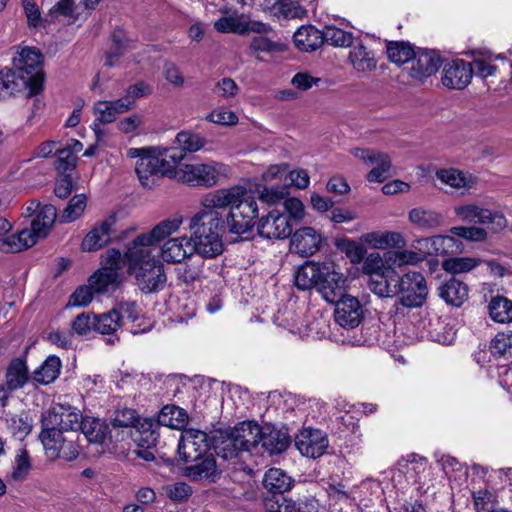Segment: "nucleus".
Segmentation results:
<instances>
[{
    "mask_svg": "<svg viewBox=\"0 0 512 512\" xmlns=\"http://www.w3.org/2000/svg\"><path fill=\"white\" fill-rule=\"evenodd\" d=\"M201 205L207 208L224 209L229 212L224 223L231 234L248 238L253 231L255 220L259 216V208L255 198L248 196L243 186H233L207 193L201 200Z\"/></svg>",
    "mask_w": 512,
    "mask_h": 512,
    "instance_id": "nucleus-1",
    "label": "nucleus"
},
{
    "mask_svg": "<svg viewBox=\"0 0 512 512\" xmlns=\"http://www.w3.org/2000/svg\"><path fill=\"white\" fill-rule=\"evenodd\" d=\"M127 272L133 275L143 293H156L166 286L164 264L148 248L129 245L124 254Z\"/></svg>",
    "mask_w": 512,
    "mask_h": 512,
    "instance_id": "nucleus-2",
    "label": "nucleus"
},
{
    "mask_svg": "<svg viewBox=\"0 0 512 512\" xmlns=\"http://www.w3.org/2000/svg\"><path fill=\"white\" fill-rule=\"evenodd\" d=\"M202 207L203 209L190 220V239L198 255L214 258L223 252L224 221L217 208Z\"/></svg>",
    "mask_w": 512,
    "mask_h": 512,
    "instance_id": "nucleus-3",
    "label": "nucleus"
},
{
    "mask_svg": "<svg viewBox=\"0 0 512 512\" xmlns=\"http://www.w3.org/2000/svg\"><path fill=\"white\" fill-rule=\"evenodd\" d=\"M156 152L157 148L154 147L129 148L126 151L128 158H137L135 172L145 189H153L159 185V181L164 176L171 177V165L165 158H160Z\"/></svg>",
    "mask_w": 512,
    "mask_h": 512,
    "instance_id": "nucleus-4",
    "label": "nucleus"
},
{
    "mask_svg": "<svg viewBox=\"0 0 512 512\" xmlns=\"http://www.w3.org/2000/svg\"><path fill=\"white\" fill-rule=\"evenodd\" d=\"M79 435L75 431H64L56 426L42 423L39 439L49 460L73 461L79 456Z\"/></svg>",
    "mask_w": 512,
    "mask_h": 512,
    "instance_id": "nucleus-5",
    "label": "nucleus"
},
{
    "mask_svg": "<svg viewBox=\"0 0 512 512\" xmlns=\"http://www.w3.org/2000/svg\"><path fill=\"white\" fill-rule=\"evenodd\" d=\"M228 174L229 167L216 161L183 164L177 171V177L181 182L205 188L213 187Z\"/></svg>",
    "mask_w": 512,
    "mask_h": 512,
    "instance_id": "nucleus-6",
    "label": "nucleus"
},
{
    "mask_svg": "<svg viewBox=\"0 0 512 512\" xmlns=\"http://www.w3.org/2000/svg\"><path fill=\"white\" fill-rule=\"evenodd\" d=\"M123 264L124 255L119 250L109 249L102 257V267L89 278L93 291L104 293L115 290L122 282L120 270Z\"/></svg>",
    "mask_w": 512,
    "mask_h": 512,
    "instance_id": "nucleus-7",
    "label": "nucleus"
},
{
    "mask_svg": "<svg viewBox=\"0 0 512 512\" xmlns=\"http://www.w3.org/2000/svg\"><path fill=\"white\" fill-rule=\"evenodd\" d=\"M454 214L465 223L491 225L494 232H500L508 226V220L501 210L490 209L473 202L455 206Z\"/></svg>",
    "mask_w": 512,
    "mask_h": 512,
    "instance_id": "nucleus-8",
    "label": "nucleus"
},
{
    "mask_svg": "<svg viewBox=\"0 0 512 512\" xmlns=\"http://www.w3.org/2000/svg\"><path fill=\"white\" fill-rule=\"evenodd\" d=\"M420 253L400 248L395 251L393 263L397 266L415 265L421 262L426 255H440L446 252V248L455 243L453 236L436 235L417 241Z\"/></svg>",
    "mask_w": 512,
    "mask_h": 512,
    "instance_id": "nucleus-9",
    "label": "nucleus"
},
{
    "mask_svg": "<svg viewBox=\"0 0 512 512\" xmlns=\"http://www.w3.org/2000/svg\"><path fill=\"white\" fill-rule=\"evenodd\" d=\"M396 290L398 303L410 309L421 307L428 295L426 280L416 271H409L398 277Z\"/></svg>",
    "mask_w": 512,
    "mask_h": 512,
    "instance_id": "nucleus-10",
    "label": "nucleus"
},
{
    "mask_svg": "<svg viewBox=\"0 0 512 512\" xmlns=\"http://www.w3.org/2000/svg\"><path fill=\"white\" fill-rule=\"evenodd\" d=\"M43 62V55L39 49L34 47L25 46L20 48L13 57V65L16 68L15 72L19 75L27 76L30 78L28 84V96H34L41 90V85L37 81L36 76L37 68Z\"/></svg>",
    "mask_w": 512,
    "mask_h": 512,
    "instance_id": "nucleus-11",
    "label": "nucleus"
},
{
    "mask_svg": "<svg viewBox=\"0 0 512 512\" xmlns=\"http://www.w3.org/2000/svg\"><path fill=\"white\" fill-rule=\"evenodd\" d=\"M346 278L333 262H322V271L316 289L322 297L334 303L345 291Z\"/></svg>",
    "mask_w": 512,
    "mask_h": 512,
    "instance_id": "nucleus-12",
    "label": "nucleus"
},
{
    "mask_svg": "<svg viewBox=\"0 0 512 512\" xmlns=\"http://www.w3.org/2000/svg\"><path fill=\"white\" fill-rule=\"evenodd\" d=\"M209 448L207 434L200 430H185L178 444V453L186 463L199 461L207 455Z\"/></svg>",
    "mask_w": 512,
    "mask_h": 512,
    "instance_id": "nucleus-13",
    "label": "nucleus"
},
{
    "mask_svg": "<svg viewBox=\"0 0 512 512\" xmlns=\"http://www.w3.org/2000/svg\"><path fill=\"white\" fill-rule=\"evenodd\" d=\"M351 153L365 164L374 165V168L367 174L369 182L382 183L391 176L392 165L388 154L360 148L351 150Z\"/></svg>",
    "mask_w": 512,
    "mask_h": 512,
    "instance_id": "nucleus-14",
    "label": "nucleus"
},
{
    "mask_svg": "<svg viewBox=\"0 0 512 512\" xmlns=\"http://www.w3.org/2000/svg\"><path fill=\"white\" fill-rule=\"evenodd\" d=\"M295 446L306 457L318 458L328 447V438L325 432L319 429L304 428L295 438Z\"/></svg>",
    "mask_w": 512,
    "mask_h": 512,
    "instance_id": "nucleus-15",
    "label": "nucleus"
},
{
    "mask_svg": "<svg viewBox=\"0 0 512 512\" xmlns=\"http://www.w3.org/2000/svg\"><path fill=\"white\" fill-rule=\"evenodd\" d=\"M334 312L335 321L343 328L357 327L364 316L363 306L356 297L343 295L338 298Z\"/></svg>",
    "mask_w": 512,
    "mask_h": 512,
    "instance_id": "nucleus-16",
    "label": "nucleus"
},
{
    "mask_svg": "<svg viewBox=\"0 0 512 512\" xmlns=\"http://www.w3.org/2000/svg\"><path fill=\"white\" fill-rule=\"evenodd\" d=\"M85 417L79 410L72 407H53L42 416V423L47 427L56 426L64 431H75L81 427V421Z\"/></svg>",
    "mask_w": 512,
    "mask_h": 512,
    "instance_id": "nucleus-17",
    "label": "nucleus"
},
{
    "mask_svg": "<svg viewBox=\"0 0 512 512\" xmlns=\"http://www.w3.org/2000/svg\"><path fill=\"white\" fill-rule=\"evenodd\" d=\"M347 63L358 77H366L377 69L378 60L370 47L357 42L350 47Z\"/></svg>",
    "mask_w": 512,
    "mask_h": 512,
    "instance_id": "nucleus-18",
    "label": "nucleus"
},
{
    "mask_svg": "<svg viewBox=\"0 0 512 512\" xmlns=\"http://www.w3.org/2000/svg\"><path fill=\"white\" fill-rule=\"evenodd\" d=\"M472 76V64L462 59H456L444 64L441 81L449 89L461 90L468 86Z\"/></svg>",
    "mask_w": 512,
    "mask_h": 512,
    "instance_id": "nucleus-19",
    "label": "nucleus"
},
{
    "mask_svg": "<svg viewBox=\"0 0 512 512\" xmlns=\"http://www.w3.org/2000/svg\"><path fill=\"white\" fill-rule=\"evenodd\" d=\"M258 233L267 239H285L292 233L288 216L274 209L259 220Z\"/></svg>",
    "mask_w": 512,
    "mask_h": 512,
    "instance_id": "nucleus-20",
    "label": "nucleus"
},
{
    "mask_svg": "<svg viewBox=\"0 0 512 512\" xmlns=\"http://www.w3.org/2000/svg\"><path fill=\"white\" fill-rule=\"evenodd\" d=\"M442 65V59L434 50H422L415 53L408 68V74L417 81L435 74Z\"/></svg>",
    "mask_w": 512,
    "mask_h": 512,
    "instance_id": "nucleus-21",
    "label": "nucleus"
},
{
    "mask_svg": "<svg viewBox=\"0 0 512 512\" xmlns=\"http://www.w3.org/2000/svg\"><path fill=\"white\" fill-rule=\"evenodd\" d=\"M181 223L182 220L180 218L165 219L158 223L151 231L135 237L129 245L138 248H148L150 251H153V246L175 233Z\"/></svg>",
    "mask_w": 512,
    "mask_h": 512,
    "instance_id": "nucleus-22",
    "label": "nucleus"
},
{
    "mask_svg": "<svg viewBox=\"0 0 512 512\" xmlns=\"http://www.w3.org/2000/svg\"><path fill=\"white\" fill-rule=\"evenodd\" d=\"M196 253L191 239L186 236L170 238L163 243L160 249L162 260L168 264L182 263V261Z\"/></svg>",
    "mask_w": 512,
    "mask_h": 512,
    "instance_id": "nucleus-23",
    "label": "nucleus"
},
{
    "mask_svg": "<svg viewBox=\"0 0 512 512\" xmlns=\"http://www.w3.org/2000/svg\"><path fill=\"white\" fill-rule=\"evenodd\" d=\"M322 236L312 227H302L294 232L290 240V250L301 256H310L317 252Z\"/></svg>",
    "mask_w": 512,
    "mask_h": 512,
    "instance_id": "nucleus-24",
    "label": "nucleus"
},
{
    "mask_svg": "<svg viewBox=\"0 0 512 512\" xmlns=\"http://www.w3.org/2000/svg\"><path fill=\"white\" fill-rule=\"evenodd\" d=\"M204 257L200 255L198 257H189L183 265L177 267L175 269L177 280L186 285L192 286L196 282H202L204 279L208 278L209 275L207 273L210 270V266L206 267Z\"/></svg>",
    "mask_w": 512,
    "mask_h": 512,
    "instance_id": "nucleus-25",
    "label": "nucleus"
},
{
    "mask_svg": "<svg viewBox=\"0 0 512 512\" xmlns=\"http://www.w3.org/2000/svg\"><path fill=\"white\" fill-rule=\"evenodd\" d=\"M116 223L115 216H109L99 225L95 226L83 239L81 248L83 251H96L103 248L110 241L113 226Z\"/></svg>",
    "mask_w": 512,
    "mask_h": 512,
    "instance_id": "nucleus-26",
    "label": "nucleus"
},
{
    "mask_svg": "<svg viewBox=\"0 0 512 512\" xmlns=\"http://www.w3.org/2000/svg\"><path fill=\"white\" fill-rule=\"evenodd\" d=\"M361 241L372 249H400L406 246L402 233L396 231H372L361 236Z\"/></svg>",
    "mask_w": 512,
    "mask_h": 512,
    "instance_id": "nucleus-27",
    "label": "nucleus"
},
{
    "mask_svg": "<svg viewBox=\"0 0 512 512\" xmlns=\"http://www.w3.org/2000/svg\"><path fill=\"white\" fill-rule=\"evenodd\" d=\"M190 462L193 464L185 467L184 474L191 480L215 482L220 475V470L212 454L203 456L199 461Z\"/></svg>",
    "mask_w": 512,
    "mask_h": 512,
    "instance_id": "nucleus-28",
    "label": "nucleus"
},
{
    "mask_svg": "<svg viewBox=\"0 0 512 512\" xmlns=\"http://www.w3.org/2000/svg\"><path fill=\"white\" fill-rule=\"evenodd\" d=\"M130 110V102L122 97L113 101L99 100L93 105L96 120L100 123H112L116 118Z\"/></svg>",
    "mask_w": 512,
    "mask_h": 512,
    "instance_id": "nucleus-29",
    "label": "nucleus"
},
{
    "mask_svg": "<svg viewBox=\"0 0 512 512\" xmlns=\"http://www.w3.org/2000/svg\"><path fill=\"white\" fill-rule=\"evenodd\" d=\"M291 439L286 429L266 425L263 427L261 446L270 455L281 454L290 445Z\"/></svg>",
    "mask_w": 512,
    "mask_h": 512,
    "instance_id": "nucleus-30",
    "label": "nucleus"
},
{
    "mask_svg": "<svg viewBox=\"0 0 512 512\" xmlns=\"http://www.w3.org/2000/svg\"><path fill=\"white\" fill-rule=\"evenodd\" d=\"M231 431L235 435L239 447L243 451H251L260 444L263 427H260L256 422L245 421L231 429Z\"/></svg>",
    "mask_w": 512,
    "mask_h": 512,
    "instance_id": "nucleus-31",
    "label": "nucleus"
},
{
    "mask_svg": "<svg viewBox=\"0 0 512 512\" xmlns=\"http://www.w3.org/2000/svg\"><path fill=\"white\" fill-rule=\"evenodd\" d=\"M30 78L19 75L14 70L0 71V99L9 98L16 93L27 90Z\"/></svg>",
    "mask_w": 512,
    "mask_h": 512,
    "instance_id": "nucleus-32",
    "label": "nucleus"
},
{
    "mask_svg": "<svg viewBox=\"0 0 512 512\" xmlns=\"http://www.w3.org/2000/svg\"><path fill=\"white\" fill-rule=\"evenodd\" d=\"M38 240L31 229L24 228L15 234L0 238V250L6 253L20 252L36 244Z\"/></svg>",
    "mask_w": 512,
    "mask_h": 512,
    "instance_id": "nucleus-33",
    "label": "nucleus"
},
{
    "mask_svg": "<svg viewBox=\"0 0 512 512\" xmlns=\"http://www.w3.org/2000/svg\"><path fill=\"white\" fill-rule=\"evenodd\" d=\"M468 291V286L456 278L445 281L439 287L440 297L447 304L455 307H460L468 299Z\"/></svg>",
    "mask_w": 512,
    "mask_h": 512,
    "instance_id": "nucleus-34",
    "label": "nucleus"
},
{
    "mask_svg": "<svg viewBox=\"0 0 512 512\" xmlns=\"http://www.w3.org/2000/svg\"><path fill=\"white\" fill-rule=\"evenodd\" d=\"M408 219L414 226L422 230H434L444 223V216L440 212L422 207L410 210Z\"/></svg>",
    "mask_w": 512,
    "mask_h": 512,
    "instance_id": "nucleus-35",
    "label": "nucleus"
},
{
    "mask_svg": "<svg viewBox=\"0 0 512 512\" xmlns=\"http://www.w3.org/2000/svg\"><path fill=\"white\" fill-rule=\"evenodd\" d=\"M398 275L394 273H382L369 278V290L380 298H393L397 296L396 281Z\"/></svg>",
    "mask_w": 512,
    "mask_h": 512,
    "instance_id": "nucleus-36",
    "label": "nucleus"
},
{
    "mask_svg": "<svg viewBox=\"0 0 512 512\" xmlns=\"http://www.w3.org/2000/svg\"><path fill=\"white\" fill-rule=\"evenodd\" d=\"M322 263L307 261L294 274L295 285L300 290L316 288L321 275Z\"/></svg>",
    "mask_w": 512,
    "mask_h": 512,
    "instance_id": "nucleus-37",
    "label": "nucleus"
},
{
    "mask_svg": "<svg viewBox=\"0 0 512 512\" xmlns=\"http://www.w3.org/2000/svg\"><path fill=\"white\" fill-rule=\"evenodd\" d=\"M294 44L304 52L315 51L323 44L321 30L313 26H301L293 35Z\"/></svg>",
    "mask_w": 512,
    "mask_h": 512,
    "instance_id": "nucleus-38",
    "label": "nucleus"
},
{
    "mask_svg": "<svg viewBox=\"0 0 512 512\" xmlns=\"http://www.w3.org/2000/svg\"><path fill=\"white\" fill-rule=\"evenodd\" d=\"M436 178L443 184L454 189H472L476 186V178L458 169H440L436 172Z\"/></svg>",
    "mask_w": 512,
    "mask_h": 512,
    "instance_id": "nucleus-39",
    "label": "nucleus"
},
{
    "mask_svg": "<svg viewBox=\"0 0 512 512\" xmlns=\"http://www.w3.org/2000/svg\"><path fill=\"white\" fill-rule=\"evenodd\" d=\"M57 218V211L55 206L51 204L43 205L36 217L31 221L29 229L34 232L38 239L44 238L48 235Z\"/></svg>",
    "mask_w": 512,
    "mask_h": 512,
    "instance_id": "nucleus-40",
    "label": "nucleus"
},
{
    "mask_svg": "<svg viewBox=\"0 0 512 512\" xmlns=\"http://www.w3.org/2000/svg\"><path fill=\"white\" fill-rule=\"evenodd\" d=\"M57 218V211L55 206L51 204L43 205L36 217L31 221L29 229L34 232L38 239L44 238L48 235Z\"/></svg>",
    "mask_w": 512,
    "mask_h": 512,
    "instance_id": "nucleus-41",
    "label": "nucleus"
},
{
    "mask_svg": "<svg viewBox=\"0 0 512 512\" xmlns=\"http://www.w3.org/2000/svg\"><path fill=\"white\" fill-rule=\"evenodd\" d=\"M294 480L280 468H270L264 475L263 485L273 494H283L293 486Z\"/></svg>",
    "mask_w": 512,
    "mask_h": 512,
    "instance_id": "nucleus-42",
    "label": "nucleus"
},
{
    "mask_svg": "<svg viewBox=\"0 0 512 512\" xmlns=\"http://www.w3.org/2000/svg\"><path fill=\"white\" fill-rule=\"evenodd\" d=\"M29 379L25 360L16 358L11 361L6 371V388L9 391L22 388Z\"/></svg>",
    "mask_w": 512,
    "mask_h": 512,
    "instance_id": "nucleus-43",
    "label": "nucleus"
},
{
    "mask_svg": "<svg viewBox=\"0 0 512 512\" xmlns=\"http://www.w3.org/2000/svg\"><path fill=\"white\" fill-rule=\"evenodd\" d=\"M80 430L90 443L103 445L106 441L109 427L98 418L85 417L81 421Z\"/></svg>",
    "mask_w": 512,
    "mask_h": 512,
    "instance_id": "nucleus-44",
    "label": "nucleus"
},
{
    "mask_svg": "<svg viewBox=\"0 0 512 512\" xmlns=\"http://www.w3.org/2000/svg\"><path fill=\"white\" fill-rule=\"evenodd\" d=\"M488 312L495 322L511 323L512 301L501 295L493 296L488 304Z\"/></svg>",
    "mask_w": 512,
    "mask_h": 512,
    "instance_id": "nucleus-45",
    "label": "nucleus"
},
{
    "mask_svg": "<svg viewBox=\"0 0 512 512\" xmlns=\"http://www.w3.org/2000/svg\"><path fill=\"white\" fill-rule=\"evenodd\" d=\"M61 370V361L57 356H49L39 368H37L32 378L35 382L47 385L55 381Z\"/></svg>",
    "mask_w": 512,
    "mask_h": 512,
    "instance_id": "nucleus-46",
    "label": "nucleus"
},
{
    "mask_svg": "<svg viewBox=\"0 0 512 512\" xmlns=\"http://www.w3.org/2000/svg\"><path fill=\"white\" fill-rule=\"evenodd\" d=\"M214 28L220 33H247V18L243 14L233 13L229 16L219 18L214 22Z\"/></svg>",
    "mask_w": 512,
    "mask_h": 512,
    "instance_id": "nucleus-47",
    "label": "nucleus"
},
{
    "mask_svg": "<svg viewBox=\"0 0 512 512\" xmlns=\"http://www.w3.org/2000/svg\"><path fill=\"white\" fill-rule=\"evenodd\" d=\"M214 449L217 456L223 460L235 459L243 451L231 430L221 436V439L216 442Z\"/></svg>",
    "mask_w": 512,
    "mask_h": 512,
    "instance_id": "nucleus-48",
    "label": "nucleus"
},
{
    "mask_svg": "<svg viewBox=\"0 0 512 512\" xmlns=\"http://www.w3.org/2000/svg\"><path fill=\"white\" fill-rule=\"evenodd\" d=\"M415 53L413 47L407 42L395 41L387 44V56L391 62L397 65L411 61Z\"/></svg>",
    "mask_w": 512,
    "mask_h": 512,
    "instance_id": "nucleus-49",
    "label": "nucleus"
},
{
    "mask_svg": "<svg viewBox=\"0 0 512 512\" xmlns=\"http://www.w3.org/2000/svg\"><path fill=\"white\" fill-rule=\"evenodd\" d=\"M175 143L184 153H194L204 148L207 140L198 133L186 130L176 135Z\"/></svg>",
    "mask_w": 512,
    "mask_h": 512,
    "instance_id": "nucleus-50",
    "label": "nucleus"
},
{
    "mask_svg": "<svg viewBox=\"0 0 512 512\" xmlns=\"http://www.w3.org/2000/svg\"><path fill=\"white\" fill-rule=\"evenodd\" d=\"M188 419L186 411L177 406H165L162 408L158 421L161 425L171 428H181Z\"/></svg>",
    "mask_w": 512,
    "mask_h": 512,
    "instance_id": "nucleus-51",
    "label": "nucleus"
},
{
    "mask_svg": "<svg viewBox=\"0 0 512 512\" xmlns=\"http://www.w3.org/2000/svg\"><path fill=\"white\" fill-rule=\"evenodd\" d=\"M481 263L482 260L475 257H453L443 261L442 267L451 274H460L473 270Z\"/></svg>",
    "mask_w": 512,
    "mask_h": 512,
    "instance_id": "nucleus-52",
    "label": "nucleus"
},
{
    "mask_svg": "<svg viewBox=\"0 0 512 512\" xmlns=\"http://www.w3.org/2000/svg\"><path fill=\"white\" fill-rule=\"evenodd\" d=\"M323 43L326 42L335 47H351L353 34L334 26H326L322 31Z\"/></svg>",
    "mask_w": 512,
    "mask_h": 512,
    "instance_id": "nucleus-53",
    "label": "nucleus"
},
{
    "mask_svg": "<svg viewBox=\"0 0 512 512\" xmlns=\"http://www.w3.org/2000/svg\"><path fill=\"white\" fill-rule=\"evenodd\" d=\"M48 16L51 19L64 17L67 19L68 24H74L79 19L77 6L73 0H61L51 5L48 9Z\"/></svg>",
    "mask_w": 512,
    "mask_h": 512,
    "instance_id": "nucleus-54",
    "label": "nucleus"
},
{
    "mask_svg": "<svg viewBox=\"0 0 512 512\" xmlns=\"http://www.w3.org/2000/svg\"><path fill=\"white\" fill-rule=\"evenodd\" d=\"M497 59H504V57L499 55H492L491 53L483 54L479 57L474 58L472 64L473 72L475 71L476 75L481 78H487L495 75L498 67L493 64V62Z\"/></svg>",
    "mask_w": 512,
    "mask_h": 512,
    "instance_id": "nucleus-55",
    "label": "nucleus"
},
{
    "mask_svg": "<svg viewBox=\"0 0 512 512\" xmlns=\"http://www.w3.org/2000/svg\"><path fill=\"white\" fill-rule=\"evenodd\" d=\"M249 49L252 54H271L283 51L284 45L279 41L267 37V35H255L250 41Z\"/></svg>",
    "mask_w": 512,
    "mask_h": 512,
    "instance_id": "nucleus-56",
    "label": "nucleus"
},
{
    "mask_svg": "<svg viewBox=\"0 0 512 512\" xmlns=\"http://www.w3.org/2000/svg\"><path fill=\"white\" fill-rule=\"evenodd\" d=\"M490 352L494 356L510 358L512 357V331L499 332L490 343Z\"/></svg>",
    "mask_w": 512,
    "mask_h": 512,
    "instance_id": "nucleus-57",
    "label": "nucleus"
},
{
    "mask_svg": "<svg viewBox=\"0 0 512 512\" xmlns=\"http://www.w3.org/2000/svg\"><path fill=\"white\" fill-rule=\"evenodd\" d=\"M86 208V197L83 194L75 195L66 208L59 215L60 223H70L77 220Z\"/></svg>",
    "mask_w": 512,
    "mask_h": 512,
    "instance_id": "nucleus-58",
    "label": "nucleus"
},
{
    "mask_svg": "<svg viewBox=\"0 0 512 512\" xmlns=\"http://www.w3.org/2000/svg\"><path fill=\"white\" fill-rule=\"evenodd\" d=\"M287 195H288V190L285 186H282V187L264 186L262 189L258 190V199L262 203H264L268 206L282 205Z\"/></svg>",
    "mask_w": 512,
    "mask_h": 512,
    "instance_id": "nucleus-59",
    "label": "nucleus"
},
{
    "mask_svg": "<svg viewBox=\"0 0 512 512\" xmlns=\"http://www.w3.org/2000/svg\"><path fill=\"white\" fill-rule=\"evenodd\" d=\"M120 327L119 319L112 310L98 317H93V328L100 334H113Z\"/></svg>",
    "mask_w": 512,
    "mask_h": 512,
    "instance_id": "nucleus-60",
    "label": "nucleus"
},
{
    "mask_svg": "<svg viewBox=\"0 0 512 512\" xmlns=\"http://www.w3.org/2000/svg\"><path fill=\"white\" fill-rule=\"evenodd\" d=\"M11 433L19 440H23L32 430V420L27 414L21 413L8 420Z\"/></svg>",
    "mask_w": 512,
    "mask_h": 512,
    "instance_id": "nucleus-61",
    "label": "nucleus"
},
{
    "mask_svg": "<svg viewBox=\"0 0 512 512\" xmlns=\"http://www.w3.org/2000/svg\"><path fill=\"white\" fill-rule=\"evenodd\" d=\"M284 512H319V501L313 496H304L297 501L285 500Z\"/></svg>",
    "mask_w": 512,
    "mask_h": 512,
    "instance_id": "nucleus-62",
    "label": "nucleus"
},
{
    "mask_svg": "<svg viewBox=\"0 0 512 512\" xmlns=\"http://www.w3.org/2000/svg\"><path fill=\"white\" fill-rule=\"evenodd\" d=\"M363 270L365 274L369 275V278L377 274L394 273V268L386 266L382 256L377 252L370 253L365 258Z\"/></svg>",
    "mask_w": 512,
    "mask_h": 512,
    "instance_id": "nucleus-63",
    "label": "nucleus"
},
{
    "mask_svg": "<svg viewBox=\"0 0 512 512\" xmlns=\"http://www.w3.org/2000/svg\"><path fill=\"white\" fill-rule=\"evenodd\" d=\"M452 235L472 242H483L488 238V232L479 226H455L450 229Z\"/></svg>",
    "mask_w": 512,
    "mask_h": 512,
    "instance_id": "nucleus-64",
    "label": "nucleus"
}]
</instances>
